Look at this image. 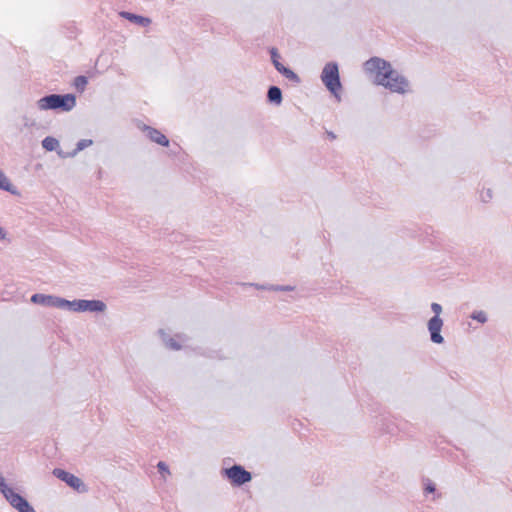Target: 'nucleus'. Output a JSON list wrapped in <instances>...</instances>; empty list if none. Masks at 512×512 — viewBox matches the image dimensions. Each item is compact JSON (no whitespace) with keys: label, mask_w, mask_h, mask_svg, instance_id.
I'll use <instances>...</instances> for the list:
<instances>
[{"label":"nucleus","mask_w":512,"mask_h":512,"mask_svg":"<svg viewBox=\"0 0 512 512\" xmlns=\"http://www.w3.org/2000/svg\"><path fill=\"white\" fill-rule=\"evenodd\" d=\"M92 144V141L91 140H82L81 142H79L78 144V148L81 150L89 145Z\"/></svg>","instance_id":"obj_21"},{"label":"nucleus","mask_w":512,"mask_h":512,"mask_svg":"<svg viewBox=\"0 0 512 512\" xmlns=\"http://www.w3.org/2000/svg\"><path fill=\"white\" fill-rule=\"evenodd\" d=\"M158 468H159V470H160L161 472H168V470H167V466H166V465H165V463H163V462H159V463H158Z\"/></svg>","instance_id":"obj_23"},{"label":"nucleus","mask_w":512,"mask_h":512,"mask_svg":"<svg viewBox=\"0 0 512 512\" xmlns=\"http://www.w3.org/2000/svg\"><path fill=\"white\" fill-rule=\"evenodd\" d=\"M328 136L331 138V139H335L336 136L332 133V132H328Z\"/></svg>","instance_id":"obj_25"},{"label":"nucleus","mask_w":512,"mask_h":512,"mask_svg":"<svg viewBox=\"0 0 512 512\" xmlns=\"http://www.w3.org/2000/svg\"><path fill=\"white\" fill-rule=\"evenodd\" d=\"M271 56H272V61H273V64L275 66V68L280 71L281 67H283V65L280 63V61L278 60L279 58V55L276 51V49H272L271 50Z\"/></svg>","instance_id":"obj_18"},{"label":"nucleus","mask_w":512,"mask_h":512,"mask_svg":"<svg viewBox=\"0 0 512 512\" xmlns=\"http://www.w3.org/2000/svg\"><path fill=\"white\" fill-rule=\"evenodd\" d=\"M225 476L230 480L233 485L240 486L251 481V473L246 471L240 465H234L224 470Z\"/></svg>","instance_id":"obj_5"},{"label":"nucleus","mask_w":512,"mask_h":512,"mask_svg":"<svg viewBox=\"0 0 512 512\" xmlns=\"http://www.w3.org/2000/svg\"><path fill=\"white\" fill-rule=\"evenodd\" d=\"M425 491L428 493H433L435 491V487L432 483H428L425 487Z\"/></svg>","instance_id":"obj_22"},{"label":"nucleus","mask_w":512,"mask_h":512,"mask_svg":"<svg viewBox=\"0 0 512 512\" xmlns=\"http://www.w3.org/2000/svg\"><path fill=\"white\" fill-rule=\"evenodd\" d=\"M42 145L46 150L52 151L58 146V141L53 137H46L42 141Z\"/></svg>","instance_id":"obj_14"},{"label":"nucleus","mask_w":512,"mask_h":512,"mask_svg":"<svg viewBox=\"0 0 512 512\" xmlns=\"http://www.w3.org/2000/svg\"><path fill=\"white\" fill-rule=\"evenodd\" d=\"M12 185L9 179L4 175V173L0 170V189L11 191Z\"/></svg>","instance_id":"obj_15"},{"label":"nucleus","mask_w":512,"mask_h":512,"mask_svg":"<svg viewBox=\"0 0 512 512\" xmlns=\"http://www.w3.org/2000/svg\"><path fill=\"white\" fill-rule=\"evenodd\" d=\"M0 491L10 504L16 508L19 512H35L32 506L19 494L14 492L12 488H9L3 476L0 474Z\"/></svg>","instance_id":"obj_4"},{"label":"nucleus","mask_w":512,"mask_h":512,"mask_svg":"<svg viewBox=\"0 0 512 512\" xmlns=\"http://www.w3.org/2000/svg\"><path fill=\"white\" fill-rule=\"evenodd\" d=\"M86 83H87V80H86L85 77L80 76V77L76 78V83L75 84H76L77 87H84L86 85Z\"/></svg>","instance_id":"obj_19"},{"label":"nucleus","mask_w":512,"mask_h":512,"mask_svg":"<svg viewBox=\"0 0 512 512\" xmlns=\"http://www.w3.org/2000/svg\"><path fill=\"white\" fill-rule=\"evenodd\" d=\"M53 474L77 491L83 488V482L81 479L69 472H66L62 469H54Z\"/></svg>","instance_id":"obj_9"},{"label":"nucleus","mask_w":512,"mask_h":512,"mask_svg":"<svg viewBox=\"0 0 512 512\" xmlns=\"http://www.w3.org/2000/svg\"><path fill=\"white\" fill-rule=\"evenodd\" d=\"M70 306L74 311H99L105 310V304L98 300H78L66 304Z\"/></svg>","instance_id":"obj_7"},{"label":"nucleus","mask_w":512,"mask_h":512,"mask_svg":"<svg viewBox=\"0 0 512 512\" xmlns=\"http://www.w3.org/2000/svg\"><path fill=\"white\" fill-rule=\"evenodd\" d=\"M145 131L147 132V136L151 141L165 147L169 145V140L159 130L146 126Z\"/></svg>","instance_id":"obj_11"},{"label":"nucleus","mask_w":512,"mask_h":512,"mask_svg":"<svg viewBox=\"0 0 512 512\" xmlns=\"http://www.w3.org/2000/svg\"><path fill=\"white\" fill-rule=\"evenodd\" d=\"M120 16L142 26H148L151 23V20L149 18L139 16L130 12L122 11L120 12Z\"/></svg>","instance_id":"obj_12"},{"label":"nucleus","mask_w":512,"mask_h":512,"mask_svg":"<svg viewBox=\"0 0 512 512\" xmlns=\"http://www.w3.org/2000/svg\"><path fill=\"white\" fill-rule=\"evenodd\" d=\"M443 326V321L439 316L432 317L428 322V329L431 334V340L434 343L441 344L443 342V337L440 332Z\"/></svg>","instance_id":"obj_10"},{"label":"nucleus","mask_w":512,"mask_h":512,"mask_svg":"<svg viewBox=\"0 0 512 512\" xmlns=\"http://www.w3.org/2000/svg\"><path fill=\"white\" fill-rule=\"evenodd\" d=\"M431 308H432L433 312L435 313V316H439V314L442 311V307L438 303H432Z\"/></svg>","instance_id":"obj_20"},{"label":"nucleus","mask_w":512,"mask_h":512,"mask_svg":"<svg viewBox=\"0 0 512 512\" xmlns=\"http://www.w3.org/2000/svg\"><path fill=\"white\" fill-rule=\"evenodd\" d=\"M40 110H60L63 112L71 111L76 106V97L73 94H51L37 101Z\"/></svg>","instance_id":"obj_1"},{"label":"nucleus","mask_w":512,"mask_h":512,"mask_svg":"<svg viewBox=\"0 0 512 512\" xmlns=\"http://www.w3.org/2000/svg\"><path fill=\"white\" fill-rule=\"evenodd\" d=\"M381 81L384 82H381L380 85L384 86L385 88H388L392 92L405 93L408 91L409 88L407 80L403 76L398 74V72H396L395 70L393 71L392 77H389L386 80L382 78Z\"/></svg>","instance_id":"obj_6"},{"label":"nucleus","mask_w":512,"mask_h":512,"mask_svg":"<svg viewBox=\"0 0 512 512\" xmlns=\"http://www.w3.org/2000/svg\"><path fill=\"white\" fill-rule=\"evenodd\" d=\"M471 318L480 323H485L487 320L486 314L483 311H476L471 315Z\"/></svg>","instance_id":"obj_17"},{"label":"nucleus","mask_w":512,"mask_h":512,"mask_svg":"<svg viewBox=\"0 0 512 512\" xmlns=\"http://www.w3.org/2000/svg\"><path fill=\"white\" fill-rule=\"evenodd\" d=\"M5 236H6V234H5L4 230H3V228L0 227V239H4Z\"/></svg>","instance_id":"obj_24"},{"label":"nucleus","mask_w":512,"mask_h":512,"mask_svg":"<svg viewBox=\"0 0 512 512\" xmlns=\"http://www.w3.org/2000/svg\"><path fill=\"white\" fill-rule=\"evenodd\" d=\"M31 301L37 304L56 307H64L66 304H70V301L44 294H34L31 297Z\"/></svg>","instance_id":"obj_8"},{"label":"nucleus","mask_w":512,"mask_h":512,"mask_svg":"<svg viewBox=\"0 0 512 512\" xmlns=\"http://www.w3.org/2000/svg\"><path fill=\"white\" fill-rule=\"evenodd\" d=\"M364 67L367 73L374 76L375 82L378 85L381 84L382 78L386 80L387 78L393 76L394 70L392 69L390 63L378 57H374L366 61Z\"/></svg>","instance_id":"obj_2"},{"label":"nucleus","mask_w":512,"mask_h":512,"mask_svg":"<svg viewBox=\"0 0 512 512\" xmlns=\"http://www.w3.org/2000/svg\"><path fill=\"white\" fill-rule=\"evenodd\" d=\"M281 74H283L286 78L292 80V81H298V76L290 69L286 68V67H281L280 71H279Z\"/></svg>","instance_id":"obj_16"},{"label":"nucleus","mask_w":512,"mask_h":512,"mask_svg":"<svg viewBox=\"0 0 512 512\" xmlns=\"http://www.w3.org/2000/svg\"><path fill=\"white\" fill-rule=\"evenodd\" d=\"M268 98L271 102H275L277 104L281 103V100H282L281 90L276 86L270 87L268 90Z\"/></svg>","instance_id":"obj_13"},{"label":"nucleus","mask_w":512,"mask_h":512,"mask_svg":"<svg viewBox=\"0 0 512 512\" xmlns=\"http://www.w3.org/2000/svg\"><path fill=\"white\" fill-rule=\"evenodd\" d=\"M321 80L327 89L336 97L341 91L338 66L335 63H327L323 68Z\"/></svg>","instance_id":"obj_3"}]
</instances>
